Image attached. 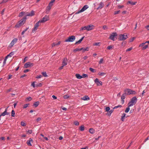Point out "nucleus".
Listing matches in <instances>:
<instances>
[{
    "instance_id": "f257e3e1",
    "label": "nucleus",
    "mask_w": 149,
    "mask_h": 149,
    "mask_svg": "<svg viewBox=\"0 0 149 149\" xmlns=\"http://www.w3.org/2000/svg\"><path fill=\"white\" fill-rule=\"evenodd\" d=\"M26 18L25 17L21 19L15 25V27L18 28L24 24L26 20Z\"/></svg>"
},
{
    "instance_id": "f03ea898",
    "label": "nucleus",
    "mask_w": 149,
    "mask_h": 149,
    "mask_svg": "<svg viewBox=\"0 0 149 149\" xmlns=\"http://www.w3.org/2000/svg\"><path fill=\"white\" fill-rule=\"evenodd\" d=\"M125 93L127 95H130L131 94H136V92L130 89H126L124 90Z\"/></svg>"
},
{
    "instance_id": "7ed1b4c3",
    "label": "nucleus",
    "mask_w": 149,
    "mask_h": 149,
    "mask_svg": "<svg viewBox=\"0 0 149 149\" xmlns=\"http://www.w3.org/2000/svg\"><path fill=\"white\" fill-rule=\"evenodd\" d=\"M128 36L126 33L123 34H120L119 36L118 39L120 40H123L127 39Z\"/></svg>"
},
{
    "instance_id": "20e7f679",
    "label": "nucleus",
    "mask_w": 149,
    "mask_h": 149,
    "mask_svg": "<svg viewBox=\"0 0 149 149\" xmlns=\"http://www.w3.org/2000/svg\"><path fill=\"white\" fill-rule=\"evenodd\" d=\"M49 20V17L48 15H45L41 20H39L38 21L40 23H44L46 21Z\"/></svg>"
},
{
    "instance_id": "39448f33",
    "label": "nucleus",
    "mask_w": 149,
    "mask_h": 149,
    "mask_svg": "<svg viewBox=\"0 0 149 149\" xmlns=\"http://www.w3.org/2000/svg\"><path fill=\"white\" fill-rule=\"evenodd\" d=\"M117 36L118 35L116 33H113L111 34L109 38L111 40L114 41L115 38H117Z\"/></svg>"
},
{
    "instance_id": "423d86ee",
    "label": "nucleus",
    "mask_w": 149,
    "mask_h": 149,
    "mask_svg": "<svg viewBox=\"0 0 149 149\" xmlns=\"http://www.w3.org/2000/svg\"><path fill=\"white\" fill-rule=\"evenodd\" d=\"M75 39V36H72L68 37V39H66L65 40V42H73Z\"/></svg>"
},
{
    "instance_id": "0eeeda50",
    "label": "nucleus",
    "mask_w": 149,
    "mask_h": 149,
    "mask_svg": "<svg viewBox=\"0 0 149 149\" xmlns=\"http://www.w3.org/2000/svg\"><path fill=\"white\" fill-rule=\"evenodd\" d=\"M88 8V6L87 5H86L84 6L82 8V9L78 11L77 12H76L75 13L76 14H78L79 13L82 12L84 11V10H86V9H87Z\"/></svg>"
},
{
    "instance_id": "6e6552de",
    "label": "nucleus",
    "mask_w": 149,
    "mask_h": 149,
    "mask_svg": "<svg viewBox=\"0 0 149 149\" xmlns=\"http://www.w3.org/2000/svg\"><path fill=\"white\" fill-rule=\"evenodd\" d=\"M40 23L39 21L37 22L35 25L34 27L32 30V32L34 33L36 31L39 26V24Z\"/></svg>"
},
{
    "instance_id": "1a4fd4ad",
    "label": "nucleus",
    "mask_w": 149,
    "mask_h": 149,
    "mask_svg": "<svg viewBox=\"0 0 149 149\" xmlns=\"http://www.w3.org/2000/svg\"><path fill=\"white\" fill-rule=\"evenodd\" d=\"M33 65L34 64L33 63H31L30 62H28L26 63L24 65V67L25 68H27L31 66H33Z\"/></svg>"
},
{
    "instance_id": "9d476101",
    "label": "nucleus",
    "mask_w": 149,
    "mask_h": 149,
    "mask_svg": "<svg viewBox=\"0 0 149 149\" xmlns=\"http://www.w3.org/2000/svg\"><path fill=\"white\" fill-rule=\"evenodd\" d=\"M17 41V39L15 38L14 39L11 41L9 45V47H12L13 45L16 43Z\"/></svg>"
},
{
    "instance_id": "9b49d317",
    "label": "nucleus",
    "mask_w": 149,
    "mask_h": 149,
    "mask_svg": "<svg viewBox=\"0 0 149 149\" xmlns=\"http://www.w3.org/2000/svg\"><path fill=\"white\" fill-rule=\"evenodd\" d=\"M35 15V12L33 10H32L30 13L26 12L25 15V16H32Z\"/></svg>"
},
{
    "instance_id": "f8f14e48",
    "label": "nucleus",
    "mask_w": 149,
    "mask_h": 149,
    "mask_svg": "<svg viewBox=\"0 0 149 149\" xmlns=\"http://www.w3.org/2000/svg\"><path fill=\"white\" fill-rule=\"evenodd\" d=\"M87 30L88 31H91L93 29L94 26V25L91 24L86 26Z\"/></svg>"
},
{
    "instance_id": "ddd939ff",
    "label": "nucleus",
    "mask_w": 149,
    "mask_h": 149,
    "mask_svg": "<svg viewBox=\"0 0 149 149\" xmlns=\"http://www.w3.org/2000/svg\"><path fill=\"white\" fill-rule=\"evenodd\" d=\"M94 81L95 83L97 84V86H102V82L101 81H100L99 79L97 78H96L95 79Z\"/></svg>"
},
{
    "instance_id": "4468645a",
    "label": "nucleus",
    "mask_w": 149,
    "mask_h": 149,
    "mask_svg": "<svg viewBox=\"0 0 149 149\" xmlns=\"http://www.w3.org/2000/svg\"><path fill=\"white\" fill-rule=\"evenodd\" d=\"M8 107L6 108L5 111H4V112L2 113L0 115V120L1 119V116H4L6 115H8V113L7 112V109Z\"/></svg>"
},
{
    "instance_id": "2eb2a0df",
    "label": "nucleus",
    "mask_w": 149,
    "mask_h": 149,
    "mask_svg": "<svg viewBox=\"0 0 149 149\" xmlns=\"http://www.w3.org/2000/svg\"><path fill=\"white\" fill-rule=\"evenodd\" d=\"M99 6L97 8V10L101 9L104 6V4L102 2H101L98 5Z\"/></svg>"
},
{
    "instance_id": "dca6fc26",
    "label": "nucleus",
    "mask_w": 149,
    "mask_h": 149,
    "mask_svg": "<svg viewBox=\"0 0 149 149\" xmlns=\"http://www.w3.org/2000/svg\"><path fill=\"white\" fill-rule=\"evenodd\" d=\"M76 77L78 79H81L82 78H86L88 77V75H75Z\"/></svg>"
},
{
    "instance_id": "f3484780",
    "label": "nucleus",
    "mask_w": 149,
    "mask_h": 149,
    "mask_svg": "<svg viewBox=\"0 0 149 149\" xmlns=\"http://www.w3.org/2000/svg\"><path fill=\"white\" fill-rule=\"evenodd\" d=\"M137 99L136 97H133L131 99V101L134 103L135 104L136 103Z\"/></svg>"
},
{
    "instance_id": "a211bd4d",
    "label": "nucleus",
    "mask_w": 149,
    "mask_h": 149,
    "mask_svg": "<svg viewBox=\"0 0 149 149\" xmlns=\"http://www.w3.org/2000/svg\"><path fill=\"white\" fill-rule=\"evenodd\" d=\"M67 60H68L67 58H64L63 61L62 65H63V66H65L67 64Z\"/></svg>"
},
{
    "instance_id": "6ab92c4d",
    "label": "nucleus",
    "mask_w": 149,
    "mask_h": 149,
    "mask_svg": "<svg viewBox=\"0 0 149 149\" xmlns=\"http://www.w3.org/2000/svg\"><path fill=\"white\" fill-rule=\"evenodd\" d=\"M126 114L125 113L123 114L121 118V120L122 121L124 122V119L125 118H127L128 116H126Z\"/></svg>"
},
{
    "instance_id": "aec40b11",
    "label": "nucleus",
    "mask_w": 149,
    "mask_h": 149,
    "mask_svg": "<svg viewBox=\"0 0 149 149\" xmlns=\"http://www.w3.org/2000/svg\"><path fill=\"white\" fill-rule=\"evenodd\" d=\"M126 94L125 93L123 94L122 95V96L121 97V101H122V104H123L124 103V99L125 98V96L126 95Z\"/></svg>"
},
{
    "instance_id": "412c9836",
    "label": "nucleus",
    "mask_w": 149,
    "mask_h": 149,
    "mask_svg": "<svg viewBox=\"0 0 149 149\" xmlns=\"http://www.w3.org/2000/svg\"><path fill=\"white\" fill-rule=\"evenodd\" d=\"M81 99L84 100H90V98L88 96H85L81 97Z\"/></svg>"
},
{
    "instance_id": "4be33fe9",
    "label": "nucleus",
    "mask_w": 149,
    "mask_h": 149,
    "mask_svg": "<svg viewBox=\"0 0 149 149\" xmlns=\"http://www.w3.org/2000/svg\"><path fill=\"white\" fill-rule=\"evenodd\" d=\"M31 142H33V140L31 138H30L29 139V140L27 141L26 142V143L29 146H31L32 145L31 144Z\"/></svg>"
},
{
    "instance_id": "5701e85b",
    "label": "nucleus",
    "mask_w": 149,
    "mask_h": 149,
    "mask_svg": "<svg viewBox=\"0 0 149 149\" xmlns=\"http://www.w3.org/2000/svg\"><path fill=\"white\" fill-rule=\"evenodd\" d=\"M61 41H58L57 43H56L55 42L53 43L52 44V47H55V46L58 45H60L61 43Z\"/></svg>"
},
{
    "instance_id": "b1692460",
    "label": "nucleus",
    "mask_w": 149,
    "mask_h": 149,
    "mask_svg": "<svg viewBox=\"0 0 149 149\" xmlns=\"http://www.w3.org/2000/svg\"><path fill=\"white\" fill-rule=\"evenodd\" d=\"M136 3V2H134L132 1H128L127 4H128V3H129L130 4L132 5H135Z\"/></svg>"
},
{
    "instance_id": "393cba45",
    "label": "nucleus",
    "mask_w": 149,
    "mask_h": 149,
    "mask_svg": "<svg viewBox=\"0 0 149 149\" xmlns=\"http://www.w3.org/2000/svg\"><path fill=\"white\" fill-rule=\"evenodd\" d=\"M26 14V13H25L24 12H22L20 13L19 15V17H22L24 15H25Z\"/></svg>"
},
{
    "instance_id": "a878e982",
    "label": "nucleus",
    "mask_w": 149,
    "mask_h": 149,
    "mask_svg": "<svg viewBox=\"0 0 149 149\" xmlns=\"http://www.w3.org/2000/svg\"><path fill=\"white\" fill-rule=\"evenodd\" d=\"M84 38V37H82L80 40H79V41L76 42L75 43V44H80V43H81V42L82 41V40H83Z\"/></svg>"
},
{
    "instance_id": "bb28decb",
    "label": "nucleus",
    "mask_w": 149,
    "mask_h": 149,
    "mask_svg": "<svg viewBox=\"0 0 149 149\" xmlns=\"http://www.w3.org/2000/svg\"><path fill=\"white\" fill-rule=\"evenodd\" d=\"M81 48L82 49L81 50L83 51V52H84L86 51H88L89 49V48L88 47H87L86 48L82 47Z\"/></svg>"
},
{
    "instance_id": "cd10ccee",
    "label": "nucleus",
    "mask_w": 149,
    "mask_h": 149,
    "mask_svg": "<svg viewBox=\"0 0 149 149\" xmlns=\"http://www.w3.org/2000/svg\"><path fill=\"white\" fill-rule=\"evenodd\" d=\"M135 104L134 103H133V102H132L131 101L128 103V105L129 106V107H131L132 106L134 105Z\"/></svg>"
},
{
    "instance_id": "c85d7f7f",
    "label": "nucleus",
    "mask_w": 149,
    "mask_h": 149,
    "mask_svg": "<svg viewBox=\"0 0 149 149\" xmlns=\"http://www.w3.org/2000/svg\"><path fill=\"white\" fill-rule=\"evenodd\" d=\"M51 7L48 6L46 10V13H48L49 11L51 9Z\"/></svg>"
},
{
    "instance_id": "c756f323",
    "label": "nucleus",
    "mask_w": 149,
    "mask_h": 149,
    "mask_svg": "<svg viewBox=\"0 0 149 149\" xmlns=\"http://www.w3.org/2000/svg\"><path fill=\"white\" fill-rule=\"evenodd\" d=\"M89 132L91 134H93L95 132V130L93 128H90L89 129Z\"/></svg>"
},
{
    "instance_id": "7c9ffc66",
    "label": "nucleus",
    "mask_w": 149,
    "mask_h": 149,
    "mask_svg": "<svg viewBox=\"0 0 149 149\" xmlns=\"http://www.w3.org/2000/svg\"><path fill=\"white\" fill-rule=\"evenodd\" d=\"M79 130L81 131H83L84 130V125H82L79 128Z\"/></svg>"
},
{
    "instance_id": "2f4dec72",
    "label": "nucleus",
    "mask_w": 149,
    "mask_h": 149,
    "mask_svg": "<svg viewBox=\"0 0 149 149\" xmlns=\"http://www.w3.org/2000/svg\"><path fill=\"white\" fill-rule=\"evenodd\" d=\"M39 104V102L38 101H37L36 102H35L33 104V105L35 107H37Z\"/></svg>"
},
{
    "instance_id": "473e14b6",
    "label": "nucleus",
    "mask_w": 149,
    "mask_h": 149,
    "mask_svg": "<svg viewBox=\"0 0 149 149\" xmlns=\"http://www.w3.org/2000/svg\"><path fill=\"white\" fill-rule=\"evenodd\" d=\"M89 69L91 72H95L96 71V70L95 69H94L91 68H90Z\"/></svg>"
},
{
    "instance_id": "72a5a7b5",
    "label": "nucleus",
    "mask_w": 149,
    "mask_h": 149,
    "mask_svg": "<svg viewBox=\"0 0 149 149\" xmlns=\"http://www.w3.org/2000/svg\"><path fill=\"white\" fill-rule=\"evenodd\" d=\"M130 107H129V106H128V107L126 108V109L125 110V112L126 113H128L130 110Z\"/></svg>"
},
{
    "instance_id": "f704fd0d",
    "label": "nucleus",
    "mask_w": 149,
    "mask_h": 149,
    "mask_svg": "<svg viewBox=\"0 0 149 149\" xmlns=\"http://www.w3.org/2000/svg\"><path fill=\"white\" fill-rule=\"evenodd\" d=\"M14 54V53L13 52H11L6 57L8 58V57H11Z\"/></svg>"
},
{
    "instance_id": "c9c22d12",
    "label": "nucleus",
    "mask_w": 149,
    "mask_h": 149,
    "mask_svg": "<svg viewBox=\"0 0 149 149\" xmlns=\"http://www.w3.org/2000/svg\"><path fill=\"white\" fill-rule=\"evenodd\" d=\"M43 76H44L45 77H47V75H39V76L37 77L36 78L37 79L40 78H41Z\"/></svg>"
},
{
    "instance_id": "e433bc0d",
    "label": "nucleus",
    "mask_w": 149,
    "mask_h": 149,
    "mask_svg": "<svg viewBox=\"0 0 149 149\" xmlns=\"http://www.w3.org/2000/svg\"><path fill=\"white\" fill-rule=\"evenodd\" d=\"M113 109H112V110H111L109 111V113H108V116H110L111 113H113Z\"/></svg>"
},
{
    "instance_id": "4c0bfd02",
    "label": "nucleus",
    "mask_w": 149,
    "mask_h": 149,
    "mask_svg": "<svg viewBox=\"0 0 149 149\" xmlns=\"http://www.w3.org/2000/svg\"><path fill=\"white\" fill-rule=\"evenodd\" d=\"M113 46L112 45H110L107 47V49L109 50H111L113 48Z\"/></svg>"
},
{
    "instance_id": "58836bf2",
    "label": "nucleus",
    "mask_w": 149,
    "mask_h": 149,
    "mask_svg": "<svg viewBox=\"0 0 149 149\" xmlns=\"http://www.w3.org/2000/svg\"><path fill=\"white\" fill-rule=\"evenodd\" d=\"M15 112L14 110H12L11 112V116L14 117L15 116Z\"/></svg>"
},
{
    "instance_id": "ea45409f",
    "label": "nucleus",
    "mask_w": 149,
    "mask_h": 149,
    "mask_svg": "<svg viewBox=\"0 0 149 149\" xmlns=\"http://www.w3.org/2000/svg\"><path fill=\"white\" fill-rule=\"evenodd\" d=\"M29 104H24V105L23 108L24 109H25V108H26L29 106Z\"/></svg>"
},
{
    "instance_id": "a19ab883",
    "label": "nucleus",
    "mask_w": 149,
    "mask_h": 149,
    "mask_svg": "<svg viewBox=\"0 0 149 149\" xmlns=\"http://www.w3.org/2000/svg\"><path fill=\"white\" fill-rule=\"evenodd\" d=\"M32 98L31 97H28L26 98V100L28 101H30L31 100Z\"/></svg>"
},
{
    "instance_id": "79ce46f5",
    "label": "nucleus",
    "mask_w": 149,
    "mask_h": 149,
    "mask_svg": "<svg viewBox=\"0 0 149 149\" xmlns=\"http://www.w3.org/2000/svg\"><path fill=\"white\" fill-rule=\"evenodd\" d=\"M42 86V83H40L38 84H36V87H41Z\"/></svg>"
},
{
    "instance_id": "37998d69",
    "label": "nucleus",
    "mask_w": 149,
    "mask_h": 149,
    "mask_svg": "<svg viewBox=\"0 0 149 149\" xmlns=\"http://www.w3.org/2000/svg\"><path fill=\"white\" fill-rule=\"evenodd\" d=\"M36 81L33 82L31 84V86H32L33 88H35L36 87V85H35V83H36Z\"/></svg>"
},
{
    "instance_id": "c03bdc74",
    "label": "nucleus",
    "mask_w": 149,
    "mask_h": 149,
    "mask_svg": "<svg viewBox=\"0 0 149 149\" xmlns=\"http://www.w3.org/2000/svg\"><path fill=\"white\" fill-rule=\"evenodd\" d=\"M87 27L86 26H85L84 27H81V29H80V30H87Z\"/></svg>"
},
{
    "instance_id": "a18cd8bd",
    "label": "nucleus",
    "mask_w": 149,
    "mask_h": 149,
    "mask_svg": "<svg viewBox=\"0 0 149 149\" xmlns=\"http://www.w3.org/2000/svg\"><path fill=\"white\" fill-rule=\"evenodd\" d=\"M29 29V27L25 29L24 30L22 33V35H23L24 33H25V32L27 31V30H28V29Z\"/></svg>"
},
{
    "instance_id": "49530a36",
    "label": "nucleus",
    "mask_w": 149,
    "mask_h": 149,
    "mask_svg": "<svg viewBox=\"0 0 149 149\" xmlns=\"http://www.w3.org/2000/svg\"><path fill=\"white\" fill-rule=\"evenodd\" d=\"M81 49H81V48H80V49L76 48L74 50V51L75 52H76L77 51H80L81 50Z\"/></svg>"
},
{
    "instance_id": "de8ad7c7",
    "label": "nucleus",
    "mask_w": 149,
    "mask_h": 149,
    "mask_svg": "<svg viewBox=\"0 0 149 149\" xmlns=\"http://www.w3.org/2000/svg\"><path fill=\"white\" fill-rule=\"evenodd\" d=\"M21 125L22 126H25L26 125V124L23 121H22L21 123Z\"/></svg>"
},
{
    "instance_id": "09e8293b",
    "label": "nucleus",
    "mask_w": 149,
    "mask_h": 149,
    "mask_svg": "<svg viewBox=\"0 0 149 149\" xmlns=\"http://www.w3.org/2000/svg\"><path fill=\"white\" fill-rule=\"evenodd\" d=\"M122 106L121 105H119L117 106H115L113 108V109H117L118 107H122Z\"/></svg>"
},
{
    "instance_id": "8fccbe9b",
    "label": "nucleus",
    "mask_w": 149,
    "mask_h": 149,
    "mask_svg": "<svg viewBox=\"0 0 149 149\" xmlns=\"http://www.w3.org/2000/svg\"><path fill=\"white\" fill-rule=\"evenodd\" d=\"M100 43V42H96V43H94L93 44V45H94V46L99 45Z\"/></svg>"
},
{
    "instance_id": "3c124183",
    "label": "nucleus",
    "mask_w": 149,
    "mask_h": 149,
    "mask_svg": "<svg viewBox=\"0 0 149 149\" xmlns=\"http://www.w3.org/2000/svg\"><path fill=\"white\" fill-rule=\"evenodd\" d=\"M146 90H144L142 93L141 94V96H143L144 95V93H146Z\"/></svg>"
},
{
    "instance_id": "603ef678",
    "label": "nucleus",
    "mask_w": 149,
    "mask_h": 149,
    "mask_svg": "<svg viewBox=\"0 0 149 149\" xmlns=\"http://www.w3.org/2000/svg\"><path fill=\"white\" fill-rule=\"evenodd\" d=\"M103 28L104 30H107L108 29L107 26L106 25H104L103 26Z\"/></svg>"
},
{
    "instance_id": "864d4df0",
    "label": "nucleus",
    "mask_w": 149,
    "mask_h": 149,
    "mask_svg": "<svg viewBox=\"0 0 149 149\" xmlns=\"http://www.w3.org/2000/svg\"><path fill=\"white\" fill-rule=\"evenodd\" d=\"M110 110V108L109 107H107L106 108H105V110H106V111H107V112H108Z\"/></svg>"
},
{
    "instance_id": "5fc2aeb1",
    "label": "nucleus",
    "mask_w": 149,
    "mask_h": 149,
    "mask_svg": "<svg viewBox=\"0 0 149 149\" xmlns=\"http://www.w3.org/2000/svg\"><path fill=\"white\" fill-rule=\"evenodd\" d=\"M120 12V10L115 11L114 12V14L115 15L119 13Z\"/></svg>"
},
{
    "instance_id": "6e6d98bb",
    "label": "nucleus",
    "mask_w": 149,
    "mask_h": 149,
    "mask_svg": "<svg viewBox=\"0 0 149 149\" xmlns=\"http://www.w3.org/2000/svg\"><path fill=\"white\" fill-rule=\"evenodd\" d=\"M74 124L76 125H79V123L77 121H76L74 122Z\"/></svg>"
},
{
    "instance_id": "4d7b16f0",
    "label": "nucleus",
    "mask_w": 149,
    "mask_h": 149,
    "mask_svg": "<svg viewBox=\"0 0 149 149\" xmlns=\"http://www.w3.org/2000/svg\"><path fill=\"white\" fill-rule=\"evenodd\" d=\"M132 47H130V48L127 49L126 50V52H128V51H131V50H132Z\"/></svg>"
},
{
    "instance_id": "13d9d810",
    "label": "nucleus",
    "mask_w": 149,
    "mask_h": 149,
    "mask_svg": "<svg viewBox=\"0 0 149 149\" xmlns=\"http://www.w3.org/2000/svg\"><path fill=\"white\" fill-rule=\"evenodd\" d=\"M103 61V58H101L100 59V61L99 62V64H100L101 63H102Z\"/></svg>"
},
{
    "instance_id": "bf43d9fd",
    "label": "nucleus",
    "mask_w": 149,
    "mask_h": 149,
    "mask_svg": "<svg viewBox=\"0 0 149 149\" xmlns=\"http://www.w3.org/2000/svg\"><path fill=\"white\" fill-rule=\"evenodd\" d=\"M148 47V45H145L144 47H143V49H146Z\"/></svg>"
},
{
    "instance_id": "052dcab7",
    "label": "nucleus",
    "mask_w": 149,
    "mask_h": 149,
    "mask_svg": "<svg viewBox=\"0 0 149 149\" xmlns=\"http://www.w3.org/2000/svg\"><path fill=\"white\" fill-rule=\"evenodd\" d=\"M69 97V96L68 95H64L63 96V98L65 99H67Z\"/></svg>"
},
{
    "instance_id": "680f3d73",
    "label": "nucleus",
    "mask_w": 149,
    "mask_h": 149,
    "mask_svg": "<svg viewBox=\"0 0 149 149\" xmlns=\"http://www.w3.org/2000/svg\"><path fill=\"white\" fill-rule=\"evenodd\" d=\"M134 39H135V38L134 37H133V38H132L130 40V42H132L134 40Z\"/></svg>"
},
{
    "instance_id": "e2e57ef3",
    "label": "nucleus",
    "mask_w": 149,
    "mask_h": 149,
    "mask_svg": "<svg viewBox=\"0 0 149 149\" xmlns=\"http://www.w3.org/2000/svg\"><path fill=\"white\" fill-rule=\"evenodd\" d=\"M146 42H145V43H143L142 44H140L139 45V47H142V46H143L144 45L146 44Z\"/></svg>"
},
{
    "instance_id": "0e129e2a",
    "label": "nucleus",
    "mask_w": 149,
    "mask_h": 149,
    "mask_svg": "<svg viewBox=\"0 0 149 149\" xmlns=\"http://www.w3.org/2000/svg\"><path fill=\"white\" fill-rule=\"evenodd\" d=\"M7 58L6 57L5 59H4L3 62V64L4 65L6 63V62Z\"/></svg>"
},
{
    "instance_id": "69168bd1",
    "label": "nucleus",
    "mask_w": 149,
    "mask_h": 149,
    "mask_svg": "<svg viewBox=\"0 0 149 149\" xmlns=\"http://www.w3.org/2000/svg\"><path fill=\"white\" fill-rule=\"evenodd\" d=\"M27 132L30 134H31L32 133V130H29Z\"/></svg>"
},
{
    "instance_id": "338daca9",
    "label": "nucleus",
    "mask_w": 149,
    "mask_h": 149,
    "mask_svg": "<svg viewBox=\"0 0 149 149\" xmlns=\"http://www.w3.org/2000/svg\"><path fill=\"white\" fill-rule=\"evenodd\" d=\"M53 5V3H52L50 2L49 4V5H48V6L51 7Z\"/></svg>"
},
{
    "instance_id": "774afa93",
    "label": "nucleus",
    "mask_w": 149,
    "mask_h": 149,
    "mask_svg": "<svg viewBox=\"0 0 149 149\" xmlns=\"http://www.w3.org/2000/svg\"><path fill=\"white\" fill-rule=\"evenodd\" d=\"M41 120V118H38L36 119V121L37 122H38L40 120Z\"/></svg>"
}]
</instances>
